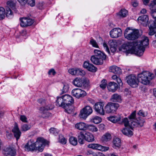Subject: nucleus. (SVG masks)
Wrapping results in <instances>:
<instances>
[{"instance_id":"1","label":"nucleus","mask_w":156,"mask_h":156,"mask_svg":"<svg viewBox=\"0 0 156 156\" xmlns=\"http://www.w3.org/2000/svg\"><path fill=\"white\" fill-rule=\"evenodd\" d=\"M73 101V99L71 96L65 94L57 97L56 105L57 106L63 108L66 112L70 114L73 112L72 104Z\"/></svg>"},{"instance_id":"2","label":"nucleus","mask_w":156,"mask_h":156,"mask_svg":"<svg viewBox=\"0 0 156 156\" xmlns=\"http://www.w3.org/2000/svg\"><path fill=\"white\" fill-rule=\"evenodd\" d=\"M46 141L43 138L39 137L35 142L33 140H30L24 147V150L27 151H38L40 152L43 151Z\"/></svg>"},{"instance_id":"3","label":"nucleus","mask_w":156,"mask_h":156,"mask_svg":"<svg viewBox=\"0 0 156 156\" xmlns=\"http://www.w3.org/2000/svg\"><path fill=\"white\" fill-rule=\"evenodd\" d=\"M149 40L147 37L143 36L139 41H133L134 46L136 49L137 55H142L145 50L146 46L149 44Z\"/></svg>"},{"instance_id":"4","label":"nucleus","mask_w":156,"mask_h":156,"mask_svg":"<svg viewBox=\"0 0 156 156\" xmlns=\"http://www.w3.org/2000/svg\"><path fill=\"white\" fill-rule=\"evenodd\" d=\"M154 77V75L153 73L147 71L143 72L138 75L139 82L144 85L149 84Z\"/></svg>"},{"instance_id":"5","label":"nucleus","mask_w":156,"mask_h":156,"mask_svg":"<svg viewBox=\"0 0 156 156\" xmlns=\"http://www.w3.org/2000/svg\"><path fill=\"white\" fill-rule=\"evenodd\" d=\"M124 34L125 37L129 40H134L137 39L139 36L138 30L133 29L129 27L126 29Z\"/></svg>"},{"instance_id":"6","label":"nucleus","mask_w":156,"mask_h":156,"mask_svg":"<svg viewBox=\"0 0 156 156\" xmlns=\"http://www.w3.org/2000/svg\"><path fill=\"white\" fill-rule=\"evenodd\" d=\"M119 51L126 54H134L137 55L136 49L134 46L133 42H128L123 44L119 48Z\"/></svg>"},{"instance_id":"7","label":"nucleus","mask_w":156,"mask_h":156,"mask_svg":"<svg viewBox=\"0 0 156 156\" xmlns=\"http://www.w3.org/2000/svg\"><path fill=\"white\" fill-rule=\"evenodd\" d=\"M132 121L130 120V122H129L128 118H125L122 119V122L120 123H123L124 124L125 127L129 126L130 127L131 129H132V127L134 126H143L144 125V120H140L139 122H132Z\"/></svg>"},{"instance_id":"8","label":"nucleus","mask_w":156,"mask_h":156,"mask_svg":"<svg viewBox=\"0 0 156 156\" xmlns=\"http://www.w3.org/2000/svg\"><path fill=\"white\" fill-rule=\"evenodd\" d=\"M92 112V108L89 105L86 106L80 110L79 114L80 118L81 119L85 120Z\"/></svg>"},{"instance_id":"9","label":"nucleus","mask_w":156,"mask_h":156,"mask_svg":"<svg viewBox=\"0 0 156 156\" xmlns=\"http://www.w3.org/2000/svg\"><path fill=\"white\" fill-rule=\"evenodd\" d=\"M119 107L118 104L111 102H108L105 107V112L107 113H114L116 111Z\"/></svg>"},{"instance_id":"10","label":"nucleus","mask_w":156,"mask_h":156,"mask_svg":"<svg viewBox=\"0 0 156 156\" xmlns=\"http://www.w3.org/2000/svg\"><path fill=\"white\" fill-rule=\"evenodd\" d=\"M126 80L129 85L133 88L138 87L139 83L138 78L133 75H130L126 77Z\"/></svg>"},{"instance_id":"11","label":"nucleus","mask_w":156,"mask_h":156,"mask_svg":"<svg viewBox=\"0 0 156 156\" xmlns=\"http://www.w3.org/2000/svg\"><path fill=\"white\" fill-rule=\"evenodd\" d=\"M104 105V104L103 102H98L94 105V108L97 112L100 115H105V109L103 108Z\"/></svg>"},{"instance_id":"12","label":"nucleus","mask_w":156,"mask_h":156,"mask_svg":"<svg viewBox=\"0 0 156 156\" xmlns=\"http://www.w3.org/2000/svg\"><path fill=\"white\" fill-rule=\"evenodd\" d=\"M20 25L22 27H26L31 25L34 20L28 17H23L20 19Z\"/></svg>"},{"instance_id":"13","label":"nucleus","mask_w":156,"mask_h":156,"mask_svg":"<svg viewBox=\"0 0 156 156\" xmlns=\"http://www.w3.org/2000/svg\"><path fill=\"white\" fill-rule=\"evenodd\" d=\"M148 35L152 36L156 34V23L155 21L150 20L148 24Z\"/></svg>"},{"instance_id":"14","label":"nucleus","mask_w":156,"mask_h":156,"mask_svg":"<svg viewBox=\"0 0 156 156\" xmlns=\"http://www.w3.org/2000/svg\"><path fill=\"white\" fill-rule=\"evenodd\" d=\"M53 108V106H47L41 107L40 110L41 111L42 113V116L44 118H47L50 116L51 114L49 113L47 110H48L51 109Z\"/></svg>"},{"instance_id":"15","label":"nucleus","mask_w":156,"mask_h":156,"mask_svg":"<svg viewBox=\"0 0 156 156\" xmlns=\"http://www.w3.org/2000/svg\"><path fill=\"white\" fill-rule=\"evenodd\" d=\"M122 33V31L121 29L116 28H113L110 31V34L111 37L116 38L120 36Z\"/></svg>"},{"instance_id":"16","label":"nucleus","mask_w":156,"mask_h":156,"mask_svg":"<svg viewBox=\"0 0 156 156\" xmlns=\"http://www.w3.org/2000/svg\"><path fill=\"white\" fill-rule=\"evenodd\" d=\"M90 86L89 80L85 77H83L79 79V87H83L85 88L88 87Z\"/></svg>"},{"instance_id":"17","label":"nucleus","mask_w":156,"mask_h":156,"mask_svg":"<svg viewBox=\"0 0 156 156\" xmlns=\"http://www.w3.org/2000/svg\"><path fill=\"white\" fill-rule=\"evenodd\" d=\"M12 131L13 133L14 137L17 141L19 139L21 133L17 124L16 123L15 124L13 128L12 129Z\"/></svg>"},{"instance_id":"18","label":"nucleus","mask_w":156,"mask_h":156,"mask_svg":"<svg viewBox=\"0 0 156 156\" xmlns=\"http://www.w3.org/2000/svg\"><path fill=\"white\" fill-rule=\"evenodd\" d=\"M138 21L143 26L146 27L149 24L148 16L147 15L142 16H139L138 19Z\"/></svg>"},{"instance_id":"19","label":"nucleus","mask_w":156,"mask_h":156,"mask_svg":"<svg viewBox=\"0 0 156 156\" xmlns=\"http://www.w3.org/2000/svg\"><path fill=\"white\" fill-rule=\"evenodd\" d=\"M83 67L86 69L92 72H95L97 70V69L88 61H85L84 62Z\"/></svg>"},{"instance_id":"20","label":"nucleus","mask_w":156,"mask_h":156,"mask_svg":"<svg viewBox=\"0 0 156 156\" xmlns=\"http://www.w3.org/2000/svg\"><path fill=\"white\" fill-rule=\"evenodd\" d=\"M131 130H133L131 129L129 127H125L121 129V131L123 134L128 137H131L133 135V133Z\"/></svg>"},{"instance_id":"21","label":"nucleus","mask_w":156,"mask_h":156,"mask_svg":"<svg viewBox=\"0 0 156 156\" xmlns=\"http://www.w3.org/2000/svg\"><path fill=\"white\" fill-rule=\"evenodd\" d=\"M108 44L110 46L111 51L114 53L117 48V43L115 40H110L108 41Z\"/></svg>"},{"instance_id":"22","label":"nucleus","mask_w":156,"mask_h":156,"mask_svg":"<svg viewBox=\"0 0 156 156\" xmlns=\"http://www.w3.org/2000/svg\"><path fill=\"white\" fill-rule=\"evenodd\" d=\"M109 91L112 92H115L118 88L117 84L114 82H110L107 86Z\"/></svg>"},{"instance_id":"23","label":"nucleus","mask_w":156,"mask_h":156,"mask_svg":"<svg viewBox=\"0 0 156 156\" xmlns=\"http://www.w3.org/2000/svg\"><path fill=\"white\" fill-rule=\"evenodd\" d=\"M90 60L94 64L99 65L103 64V60L94 55H92L91 57Z\"/></svg>"},{"instance_id":"24","label":"nucleus","mask_w":156,"mask_h":156,"mask_svg":"<svg viewBox=\"0 0 156 156\" xmlns=\"http://www.w3.org/2000/svg\"><path fill=\"white\" fill-rule=\"evenodd\" d=\"M4 154L5 156H15L16 151L15 150L11 148H7L5 151Z\"/></svg>"},{"instance_id":"25","label":"nucleus","mask_w":156,"mask_h":156,"mask_svg":"<svg viewBox=\"0 0 156 156\" xmlns=\"http://www.w3.org/2000/svg\"><path fill=\"white\" fill-rule=\"evenodd\" d=\"M122 100L121 96L116 93L113 94L110 98V101L114 102H120Z\"/></svg>"},{"instance_id":"26","label":"nucleus","mask_w":156,"mask_h":156,"mask_svg":"<svg viewBox=\"0 0 156 156\" xmlns=\"http://www.w3.org/2000/svg\"><path fill=\"white\" fill-rule=\"evenodd\" d=\"M107 119L113 123H116L121 120V117L119 115L116 116H111L107 117Z\"/></svg>"},{"instance_id":"27","label":"nucleus","mask_w":156,"mask_h":156,"mask_svg":"<svg viewBox=\"0 0 156 156\" xmlns=\"http://www.w3.org/2000/svg\"><path fill=\"white\" fill-rule=\"evenodd\" d=\"M95 56L98 57L103 60H105L106 58V56L101 51L97 49H95L94 51Z\"/></svg>"},{"instance_id":"28","label":"nucleus","mask_w":156,"mask_h":156,"mask_svg":"<svg viewBox=\"0 0 156 156\" xmlns=\"http://www.w3.org/2000/svg\"><path fill=\"white\" fill-rule=\"evenodd\" d=\"M109 71L115 74H119L121 72V69L116 66H113L110 67Z\"/></svg>"},{"instance_id":"29","label":"nucleus","mask_w":156,"mask_h":156,"mask_svg":"<svg viewBox=\"0 0 156 156\" xmlns=\"http://www.w3.org/2000/svg\"><path fill=\"white\" fill-rule=\"evenodd\" d=\"M114 148H119L121 146V141L120 139L119 138H115L113 140Z\"/></svg>"},{"instance_id":"30","label":"nucleus","mask_w":156,"mask_h":156,"mask_svg":"<svg viewBox=\"0 0 156 156\" xmlns=\"http://www.w3.org/2000/svg\"><path fill=\"white\" fill-rule=\"evenodd\" d=\"M85 140L88 142H92L94 141V137L92 134L89 132H85L84 134Z\"/></svg>"},{"instance_id":"31","label":"nucleus","mask_w":156,"mask_h":156,"mask_svg":"<svg viewBox=\"0 0 156 156\" xmlns=\"http://www.w3.org/2000/svg\"><path fill=\"white\" fill-rule=\"evenodd\" d=\"M136 115V111H134L129 116V118L130 120H132V122L136 121L139 122L140 120H144L140 119V118H138V119H135V116Z\"/></svg>"},{"instance_id":"32","label":"nucleus","mask_w":156,"mask_h":156,"mask_svg":"<svg viewBox=\"0 0 156 156\" xmlns=\"http://www.w3.org/2000/svg\"><path fill=\"white\" fill-rule=\"evenodd\" d=\"M85 131L80 132V135L79 136V143L81 144H84L85 142L84 139H85Z\"/></svg>"},{"instance_id":"33","label":"nucleus","mask_w":156,"mask_h":156,"mask_svg":"<svg viewBox=\"0 0 156 156\" xmlns=\"http://www.w3.org/2000/svg\"><path fill=\"white\" fill-rule=\"evenodd\" d=\"M127 14V11L125 9H121L118 13H117V16L120 18L125 17Z\"/></svg>"},{"instance_id":"34","label":"nucleus","mask_w":156,"mask_h":156,"mask_svg":"<svg viewBox=\"0 0 156 156\" xmlns=\"http://www.w3.org/2000/svg\"><path fill=\"white\" fill-rule=\"evenodd\" d=\"M111 139V135L109 133H106L103 135L101 138L102 142L105 143L109 140Z\"/></svg>"},{"instance_id":"35","label":"nucleus","mask_w":156,"mask_h":156,"mask_svg":"<svg viewBox=\"0 0 156 156\" xmlns=\"http://www.w3.org/2000/svg\"><path fill=\"white\" fill-rule=\"evenodd\" d=\"M101 121V118L98 116H95L90 119V121L91 122L97 124L99 123Z\"/></svg>"},{"instance_id":"36","label":"nucleus","mask_w":156,"mask_h":156,"mask_svg":"<svg viewBox=\"0 0 156 156\" xmlns=\"http://www.w3.org/2000/svg\"><path fill=\"white\" fill-rule=\"evenodd\" d=\"M6 16L9 19L12 18L13 16V14L11 9L8 7L6 9Z\"/></svg>"},{"instance_id":"37","label":"nucleus","mask_w":156,"mask_h":156,"mask_svg":"<svg viewBox=\"0 0 156 156\" xmlns=\"http://www.w3.org/2000/svg\"><path fill=\"white\" fill-rule=\"evenodd\" d=\"M87 129L93 132H97L98 130L96 126L93 125H87Z\"/></svg>"},{"instance_id":"38","label":"nucleus","mask_w":156,"mask_h":156,"mask_svg":"<svg viewBox=\"0 0 156 156\" xmlns=\"http://www.w3.org/2000/svg\"><path fill=\"white\" fill-rule=\"evenodd\" d=\"M150 9L151 12L156 10V2L152 1L149 5Z\"/></svg>"},{"instance_id":"39","label":"nucleus","mask_w":156,"mask_h":156,"mask_svg":"<svg viewBox=\"0 0 156 156\" xmlns=\"http://www.w3.org/2000/svg\"><path fill=\"white\" fill-rule=\"evenodd\" d=\"M5 10L2 7H0V20H2L4 18L5 15Z\"/></svg>"},{"instance_id":"40","label":"nucleus","mask_w":156,"mask_h":156,"mask_svg":"<svg viewBox=\"0 0 156 156\" xmlns=\"http://www.w3.org/2000/svg\"><path fill=\"white\" fill-rule=\"evenodd\" d=\"M87 125L83 122L79 123V129L85 130L87 129Z\"/></svg>"},{"instance_id":"41","label":"nucleus","mask_w":156,"mask_h":156,"mask_svg":"<svg viewBox=\"0 0 156 156\" xmlns=\"http://www.w3.org/2000/svg\"><path fill=\"white\" fill-rule=\"evenodd\" d=\"M31 128V126L27 124H23L22 125L21 129L22 131H26L29 130Z\"/></svg>"},{"instance_id":"42","label":"nucleus","mask_w":156,"mask_h":156,"mask_svg":"<svg viewBox=\"0 0 156 156\" xmlns=\"http://www.w3.org/2000/svg\"><path fill=\"white\" fill-rule=\"evenodd\" d=\"M70 143L73 145H76L77 143V140L76 138L74 137H71L69 138Z\"/></svg>"},{"instance_id":"43","label":"nucleus","mask_w":156,"mask_h":156,"mask_svg":"<svg viewBox=\"0 0 156 156\" xmlns=\"http://www.w3.org/2000/svg\"><path fill=\"white\" fill-rule=\"evenodd\" d=\"M90 44L94 48H99V46L96 41L93 38H91L90 41Z\"/></svg>"},{"instance_id":"44","label":"nucleus","mask_w":156,"mask_h":156,"mask_svg":"<svg viewBox=\"0 0 156 156\" xmlns=\"http://www.w3.org/2000/svg\"><path fill=\"white\" fill-rule=\"evenodd\" d=\"M99 144H90L87 145L88 148H92L93 149L98 150Z\"/></svg>"},{"instance_id":"45","label":"nucleus","mask_w":156,"mask_h":156,"mask_svg":"<svg viewBox=\"0 0 156 156\" xmlns=\"http://www.w3.org/2000/svg\"><path fill=\"white\" fill-rule=\"evenodd\" d=\"M86 95L87 93L85 91L79 88V98L84 97Z\"/></svg>"},{"instance_id":"46","label":"nucleus","mask_w":156,"mask_h":156,"mask_svg":"<svg viewBox=\"0 0 156 156\" xmlns=\"http://www.w3.org/2000/svg\"><path fill=\"white\" fill-rule=\"evenodd\" d=\"M107 86V81L103 79L101 81L100 85V87L102 89H104Z\"/></svg>"},{"instance_id":"47","label":"nucleus","mask_w":156,"mask_h":156,"mask_svg":"<svg viewBox=\"0 0 156 156\" xmlns=\"http://www.w3.org/2000/svg\"><path fill=\"white\" fill-rule=\"evenodd\" d=\"M69 88V85L67 84H64L63 87L62 89L61 90L62 94H64L66 93L68 91Z\"/></svg>"},{"instance_id":"48","label":"nucleus","mask_w":156,"mask_h":156,"mask_svg":"<svg viewBox=\"0 0 156 156\" xmlns=\"http://www.w3.org/2000/svg\"><path fill=\"white\" fill-rule=\"evenodd\" d=\"M78 69L77 68L70 69L68 70L69 73L73 75H75Z\"/></svg>"},{"instance_id":"49","label":"nucleus","mask_w":156,"mask_h":156,"mask_svg":"<svg viewBox=\"0 0 156 156\" xmlns=\"http://www.w3.org/2000/svg\"><path fill=\"white\" fill-rule=\"evenodd\" d=\"M147 114V113L146 112H144L142 110H140L137 113V115L139 116H141L143 117L146 116Z\"/></svg>"},{"instance_id":"50","label":"nucleus","mask_w":156,"mask_h":156,"mask_svg":"<svg viewBox=\"0 0 156 156\" xmlns=\"http://www.w3.org/2000/svg\"><path fill=\"white\" fill-rule=\"evenodd\" d=\"M109 149V147H108L103 146L99 144L98 148V150L105 151L108 150Z\"/></svg>"},{"instance_id":"51","label":"nucleus","mask_w":156,"mask_h":156,"mask_svg":"<svg viewBox=\"0 0 156 156\" xmlns=\"http://www.w3.org/2000/svg\"><path fill=\"white\" fill-rule=\"evenodd\" d=\"M49 132L50 133L56 135L58 134V130L54 128H51L49 130Z\"/></svg>"},{"instance_id":"52","label":"nucleus","mask_w":156,"mask_h":156,"mask_svg":"<svg viewBox=\"0 0 156 156\" xmlns=\"http://www.w3.org/2000/svg\"><path fill=\"white\" fill-rule=\"evenodd\" d=\"M59 141L62 144H65L66 143V140L64 137L61 136H59Z\"/></svg>"},{"instance_id":"53","label":"nucleus","mask_w":156,"mask_h":156,"mask_svg":"<svg viewBox=\"0 0 156 156\" xmlns=\"http://www.w3.org/2000/svg\"><path fill=\"white\" fill-rule=\"evenodd\" d=\"M20 119L23 122L25 123L28 122L27 117L24 115H21L20 116Z\"/></svg>"},{"instance_id":"54","label":"nucleus","mask_w":156,"mask_h":156,"mask_svg":"<svg viewBox=\"0 0 156 156\" xmlns=\"http://www.w3.org/2000/svg\"><path fill=\"white\" fill-rule=\"evenodd\" d=\"M78 88L74 89H73L72 91L73 95L76 98H77L78 97Z\"/></svg>"},{"instance_id":"55","label":"nucleus","mask_w":156,"mask_h":156,"mask_svg":"<svg viewBox=\"0 0 156 156\" xmlns=\"http://www.w3.org/2000/svg\"><path fill=\"white\" fill-rule=\"evenodd\" d=\"M28 4L31 7L34 6L35 4V0H27Z\"/></svg>"},{"instance_id":"56","label":"nucleus","mask_w":156,"mask_h":156,"mask_svg":"<svg viewBox=\"0 0 156 156\" xmlns=\"http://www.w3.org/2000/svg\"><path fill=\"white\" fill-rule=\"evenodd\" d=\"M48 73L49 75L54 76L56 73V72L54 69H51L48 71Z\"/></svg>"},{"instance_id":"57","label":"nucleus","mask_w":156,"mask_h":156,"mask_svg":"<svg viewBox=\"0 0 156 156\" xmlns=\"http://www.w3.org/2000/svg\"><path fill=\"white\" fill-rule=\"evenodd\" d=\"M17 1L22 5H24L27 2V0H17Z\"/></svg>"},{"instance_id":"58","label":"nucleus","mask_w":156,"mask_h":156,"mask_svg":"<svg viewBox=\"0 0 156 156\" xmlns=\"http://www.w3.org/2000/svg\"><path fill=\"white\" fill-rule=\"evenodd\" d=\"M103 45L104 48L105 49L106 51L108 52V54H110V52L109 48L106 43H105V42H104L103 43Z\"/></svg>"},{"instance_id":"59","label":"nucleus","mask_w":156,"mask_h":156,"mask_svg":"<svg viewBox=\"0 0 156 156\" xmlns=\"http://www.w3.org/2000/svg\"><path fill=\"white\" fill-rule=\"evenodd\" d=\"M7 5L11 8L14 7L15 5L14 3L10 1H8L7 2Z\"/></svg>"},{"instance_id":"60","label":"nucleus","mask_w":156,"mask_h":156,"mask_svg":"<svg viewBox=\"0 0 156 156\" xmlns=\"http://www.w3.org/2000/svg\"><path fill=\"white\" fill-rule=\"evenodd\" d=\"M86 74L85 71L81 69H79V75L84 76Z\"/></svg>"},{"instance_id":"61","label":"nucleus","mask_w":156,"mask_h":156,"mask_svg":"<svg viewBox=\"0 0 156 156\" xmlns=\"http://www.w3.org/2000/svg\"><path fill=\"white\" fill-rule=\"evenodd\" d=\"M73 84L75 86L78 87V79L76 78L73 81Z\"/></svg>"},{"instance_id":"62","label":"nucleus","mask_w":156,"mask_h":156,"mask_svg":"<svg viewBox=\"0 0 156 156\" xmlns=\"http://www.w3.org/2000/svg\"><path fill=\"white\" fill-rule=\"evenodd\" d=\"M132 4L133 7H136L138 5V3L136 0H133L132 1Z\"/></svg>"},{"instance_id":"63","label":"nucleus","mask_w":156,"mask_h":156,"mask_svg":"<svg viewBox=\"0 0 156 156\" xmlns=\"http://www.w3.org/2000/svg\"><path fill=\"white\" fill-rule=\"evenodd\" d=\"M38 102L39 103L41 104L42 105H44L45 103H46L44 100L42 98L39 99L38 100Z\"/></svg>"},{"instance_id":"64","label":"nucleus","mask_w":156,"mask_h":156,"mask_svg":"<svg viewBox=\"0 0 156 156\" xmlns=\"http://www.w3.org/2000/svg\"><path fill=\"white\" fill-rule=\"evenodd\" d=\"M151 14L153 18L154 19H156V10L151 12Z\"/></svg>"}]
</instances>
